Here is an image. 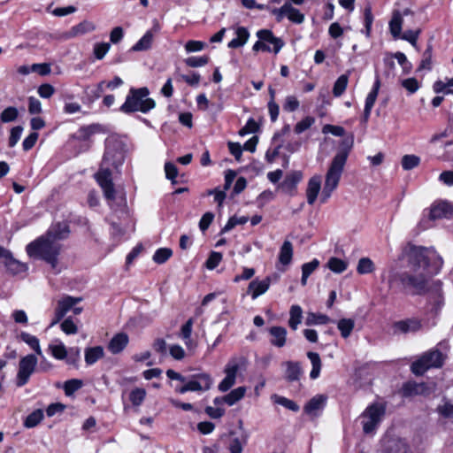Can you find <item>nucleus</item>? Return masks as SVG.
<instances>
[{
	"label": "nucleus",
	"mask_w": 453,
	"mask_h": 453,
	"mask_svg": "<svg viewBox=\"0 0 453 453\" xmlns=\"http://www.w3.org/2000/svg\"><path fill=\"white\" fill-rule=\"evenodd\" d=\"M81 301V297H73L70 296H65L58 300L54 311V318L50 324V326L51 327L57 325L65 317V315Z\"/></svg>",
	"instance_id": "nucleus-13"
},
{
	"label": "nucleus",
	"mask_w": 453,
	"mask_h": 453,
	"mask_svg": "<svg viewBox=\"0 0 453 453\" xmlns=\"http://www.w3.org/2000/svg\"><path fill=\"white\" fill-rule=\"evenodd\" d=\"M395 328L403 333L416 332L421 328V323L417 319L403 320L395 323Z\"/></svg>",
	"instance_id": "nucleus-28"
},
{
	"label": "nucleus",
	"mask_w": 453,
	"mask_h": 453,
	"mask_svg": "<svg viewBox=\"0 0 453 453\" xmlns=\"http://www.w3.org/2000/svg\"><path fill=\"white\" fill-rule=\"evenodd\" d=\"M319 265V260L315 258L312 261L305 263L302 265L301 283L303 286L306 285L308 277L318 268Z\"/></svg>",
	"instance_id": "nucleus-33"
},
{
	"label": "nucleus",
	"mask_w": 453,
	"mask_h": 453,
	"mask_svg": "<svg viewBox=\"0 0 453 453\" xmlns=\"http://www.w3.org/2000/svg\"><path fill=\"white\" fill-rule=\"evenodd\" d=\"M81 386L82 382L80 380H70L65 381L64 390L66 395H71L81 388Z\"/></svg>",
	"instance_id": "nucleus-56"
},
{
	"label": "nucleus",
	"mask_w": 453,
	"mask_h": 453,
	"mask_svg": "<svg viewBox=\"0 0 453 453\" xmlns=\"http://www.w3.org/2000/svg\"><path fill=\"white\" fill-rule=\"evenodd\" d=\"M246 388L244 387L233 389L230 393L224 395L225 403L229 406L234 405L244 396Z\"/></svg>",
	"instance_id": "nucleus-31"
},
{
	"label": "nucleus",
	"mask_w": 453,
	"mask_h": 453,
	"mask_svg": "<svg viewBox=\"0 0 453 453\" xmlns=\"http://www.w3.org/2000/svg\"><path fill=\"white\" fill-rule=\"evenodd\" d=\"M246 367V359L243 357H233L225 366V378L219 384V390L226 392L235 383L238 372Z\"/></svg>",
	"instance_id": "nucleus-7"
},
{
	"label": "nucleus",
	"mask_w": 453,
	"mask_h": 453,
	"mask_svg": "<svg viewBox=\"0 0 453 453\" xmlns=\"http://www.w3.org/2000/svg\"><path fill=\"white\" fill-rule=\"evenodd\" d=\"M43 418V412L42 410H35L30 413L24 421V426L27 428L36 426Z\"/></svg>",
	"instance_id": "nucleus-36"
},
{
	"label": "nucleus",
	"mask_w": 453,
	"mask_h": 453,
	"mask_svg": "<svg viewBox=\"0 0 453 453\" xmlns=\"http://www.w3.org/2000/svg\"><path fill=\"white\" fill-rule=\"evenodd\" d=\"M4 266L7 270L12 274L22 273L27 271V266L26 264H23L18 260H16L13 257H9V260L6 261Z\"/></svg>",
	"instance_id": "nucleus-34"
},
{
	"label": "nucleus",
	"mask_w": 453,
	"mask_h": 453,
	"mask_svg": "<svg viewBox=\"0 0 453 453\" xmlns=\"http://www.w3.org/2000/svg\"><path fill=\"white\" fill-rule=\"evenodd\" d=\"M443 364V356L438 349L426 352L419 359L411 365V371L416 375H422L432 367H441Z\"/></svg>",
	"instance_id": "nucleus-8"
},
{
	"label": "nucleus",
	"mask_w": 453,
	"mask_h": 453,
	"mask_svg": "<svg viewBox=\"0 0 453 453\" xmlns=\"http://www.w3.org/2000/svg\"><path fill=\"white\" fill-rule=\"evenodd\" d=\"M96 27L93 23L89 21H82L80 24L72 27L70 31L71 36H77L80 35H84L86 33L94 31Z\"/></svg>",
	"instance_id": "nucleus-35"
},
{
	"label": "nucleus",
	"mask_w": 453,
	"mask_h": 453,
	"mask_svg": "<svg viewBox=\"0 0 453 453\" xmlns=\"http://www.w3.org/2000/svg\"><path fill=\"white\" fill-rule=\"evenodd\" d=\"M37 92L41 97L50 98L55 93V88L52 85L45 83L38 88Z\"/></svg>",
	"instance_id": "nucleus-63"
},
{
	"label": "nucleus",
	"mask_w": 453,
	"mask_h": 453,
	"mask_svg": "<svg viewBox=\"0 0 453 453\" xmlns=\"http://www.w3.org/2000/svg\"><path fill=\"white\" fill-rule=\"evenodd\" d=\"M402 86L413 94L419 88L418 81L415 78H408L402 81Z\"/></svg>",
	"instance_id": "nucleus-61"
},
{
	"label": "nucleus",
	"mask_w": 453,
	"mask_h": 453,
	"mask_svg": "<svg viewBox=\"0 0 453 453\" xmlns=\"http://www.w3.org/2000/svg\"><path fill=\"white\" fill-rule=\"evenodd\" d=\"M349 150L344 149L336 153L326 173L325 184L321 192L320 202L326 203L337 188L345 164L349 156Z\"/></svg>",
	"instance_id": "nucleus-4"
},
{
	"label": "nucleus",
	"mask_w": 453,
	"mask_h": 453,
	"mask_svg": "<svg viewBox=\"0 0 453 453\" xmlns=\"http://www.w3.org/2000/svg\"><path fill=\"white\" fill-rule=\"evenodd\" d=\"M278 279V275L273 274L272 276H267L264 280L257 282V296L265 294L268 290L272 281H277Z\"/></svg>",
	"instance_id": "nucleus-47"
},
{
	"label": "nucleus",
	"mask_w": 453,
	"mask_h": 453,
	"mask_svg": "<svg viewBox=\"0 0 453 453\" xmlns=\"http://www.w3.org/2000/svg\"><path fill=\"white\" fill-rule=\"evenodd\" d=\"M23 342L28 344L38 355H42L39 340L27 333H22L20 335Z\"/></svg>",
	"instance_id": "nucleus-52"
},
{
	"label": "nucleus",
	"mask_w": 453,
	"mask_h": 453,
	"mask_svg": "<svg viewBox=\"0 0 453 453\" xmlns=\"http://www.w3.org/2000/svg\"><path fill=\"white\" fill-rule=\"evenodd\" d=\"M307 357L310 359L312 365L311 371L310 372V377L312 380H316L317 378H319L320 374V370L322 366L320 357L316 352H308Z\"/></svg>",
	"instance_id": "nucleus-27"
},
{
	"label": "nucleus",
	"mask_w": 453,
	"mask_h": 453,
	"mask_svg": "<svg viewBox=\"0 0 453 453\" xmlns=\"http://www.w3.org/2000/svg\"><path fill=\"white\" fill-rule=\"evenodd\" d=\"M104 355V350L101 346L87 348L85 349V362L88 365H94L100 358H102Z\"/></svg>",
	"instance_id": "nucleus-23"
},
{
	"label": "nucleus",
	"mask_w": 453,
	"mask_h": 453,
	"mask_svg": "<svg viewBox=\"0 0 453 453\" xmlns=\"http://www.w3.org/2000/svg\"><path fill=\"white\" fill-rule=\"evenodd\" d=\"M19 111L16 107L9 106L5 108L0 114V119L3 123L12 122L17 119Z\"/></svg>",
	"instance_id": "nucleus-48"
},
{
	"label": "nucleus",
	"mask_w": 453,
	"mask_h": 453,
	"mask_svg": "<svg viewBox=\"0 0 453 453\" xmlns=\"http://www.w3.org/2000/svg\"><path fill=\"white\" fill-rule=\"evenodd\" d=\"M271 335L270 342L277 348H282L287 342V330L282 326H272L269 329Z\"/></svg>",
	"instance_id": "nucleus-20"
},
{
	"label": "nucleus",
	"mask_w": 453,
	"mask_h": 453,
	"mask_svg": "<svg viewBox=\"0 0 453 453\" xmlns=\"http://www.w3.org/2000/svg\"><path fill=\"white\" fill-rule=\"evenodd\" d=\"M257 51L262 50L277 54L284 46L281 38L277 37L269 29H262L257 32Z\"/></svg>",
	"instance_id": "nucleus-9"
},
{
	"label": "nucleus",
	"mask_w": 453,
	"mask_h": 453,
	"mask_svg": "<svg viewBox=\"0 0 453 453\" xmlns=\"http://www.w3.org/2000/svg\"><path fill=\"white\" fill-rule=\"evenodd\" d=\"M111 45L108 42H96L93 47V54L97 60L103 59L109 52Z\"/></svg>",
	"instance_id": "nucleus-50"
},
{
	"label": "nucleus",
	"mask_w": 453,
	"mask_h": 453,
	"mask_svg": "<svg viewBox=\"0 0 453 453\" xmlns=\"http://www.w3.org/2000/svg\"><path fill=\"white\" fill-rule=\"evenodd\" d=\"M222 260V255L219 252H211L206 261V267L210 270L216 268Z\"/></svg>",
	"instance_id": "nucleus-59"
},
{
	"label": "nucleus",
	"mask_w": 453,
	"mask_h": 453,
	"mask_svg": "<svg viewBox=\"0 0 453 453\" xmlns=\"http://www.w3.org/2000/svg\"><path fill=\"white\" fill-rule=\"evenodd\" d=\"M22 132H23V127L20 126H17V127H14L12 128L10 138H9V146L11 148L14 147L18 143V142L20 139V136L22 134Z\"/></svg>",
	"instance_id": "nucleus-57"
},
{
	"label": "nucleus",
	"mask_w": 453,
	"mask_h": 453,
	"mask_svg": "<svg viewBox=\"0 0 453 453\" xmlns=\"http://www.w3.org/2000/svg\"><path fill=\"white\" fill-rule=\"evenodd\" d=\"M411 14L412 12L408 8L404 9L403 12L395 11L388 26L390 33L395 39L401 37L403 40L409 42L412 46L416 47L420 32L419 30H407L402 35V27L403 22V17Z\"/></svg>",
	"instance_id": "nucleus-6"
},
{
	"label": "nucleus",
	"mask_w": 453,
	"mask_h": 453,
	"mask_svg": "<svg viewBox=\"0 0 453 453\" xmlns=\"http://www.w3.org/2000/svg\"><path fill=\"white\" fill-rule=\"evenodd\" d=\"M146 396V390L141 388L133 389L130 393L129 399L133 405L140 406Z\"/></svg>",
	"instance_id": "nucleus-49"
},
{
	"label": "nucleus",
	"mask_w": 453,
	"mask_h": 453,
	"mask_svg": "<svg viewBox=\"0 0 453 453\" xmlns=\"http://www.w3.org/2000/svg\"><path fill=\"white\" fill-rule=\"evenodd\" d=\"M125 160V144L119 138L111 136L106 139L105 151L100 169L95 174L98 185L108 201H114L115 188L112 183V171L118 170Z\"/></svg>",
	"instance_id": "nucleus-2"
},
{
	"label": "nucleus",
	"mask_w": 453,
	"mask_h": 453,
	"mask_svg": "<svg viewBox=\"0 0 453 453\" xmlns=\"http://www.w3.org/2000/svg\"><path fill=\"white\" fill-rule=\"evenodd\" d=\"M48 232H54L56 241L59 242L60 240L65 239L69 233L68 226L65 223H58L52 226Z\"/></svg>",
	"instance_id": "nucleus-44"
},
{
	"label": "nucleus",
	"mask_w": 453,
	"mask_h": 453,
	"mask_svg": "<svg viewBox=\"0 0 453 453\" xmlns=\"http://www.w3.org/2000/svg\"><path fill=\"white\" fill-rule=\"evenodd\" d=\"M453 213V208L448 202L441 201L431 205L428 212V219L435 220L449 218Z\"/></svg>",
	"instance_id": "nucleus-15"
},
{
	"label": "nucleus",
	"mask_w": 453,
	"mask_h": 453,
	"mask_svg": "<svg viewBox=\"0 0 453 453\" xmlns=\"http://www.w3.org/2000/svg\"><path fill=\"white\" fill-rule=\"evenodd\" d=\"M321 189V177L319 175L312 176L307 184L306 198L307 203L312 205L318 198Z\"/></svg>",
	"instance_id": "nucleus-16"
},
{
	"label": "nucleus",
	"mask_w": 453,
	"mask_h": 453,
	"mask_svg": "<svg viewBox=\"0 0 453 453\" xmlns=\"http://www.w3.org/2000/svg\"><path fill=\"white\" fill-rule=\"evenodd\" d=\"M209 61V58L203 57H189L185 59V63L189 67H200L205 65Z\"/></svg>",
	"instance_id": "nucleus-54"
},
{
	"label": "nucleus",
	"mask_w": 453,
	"mask_h": 453,
	"mask_svg": "<svg viewBox=\"0 0 453 453\" xmlns=\"http://www.w3.org/2000/svg\"><path fill=\"white\" fill-rule=\"evenodd\" d=\"M154 34L151 30L147 31L143 36L131 48L133 51H143L151 48Z\"/></svg>",
	"instance_id": "nucleus-25"
},
{
	"label": "nucleus",
	"mask_w": 453,
	"mask_h": 453,
	"mask_svg": "<svg viewBox=\"0 0 453 453\" xmlns=\"http://www.w3.org/2000/svg\"><path fill=\"white\" fill-rule=\"evenodd\" d=\"M355 326V321L352 319H342L337 322V328L343 338H348Z\"/></svg>",
	"instance_id": "nucleus-30"
},
{
	"label": "nucleus",
	"mask_w": 453,
	"mask_h": 453,
	"mask_svg": "<svg viewBox=\"0 0 453 453\" xmlns=\"http://www.w3.org/2000/svg\"><path fill=\"white\" fill-rule=\"evenodd\" d=\"M272 400L273 401L274 403L280 404L290 411H299V406L294 401H292L288 398H286L284 396L273 395L272 396Z\"/></svg>",
	"instance_id": "nucleus-40"
},
{
	"label": "nucleus",
	"mask_w": 453,
	"mask_h": 453,
	"mask_svg": "<svg viewBox=\"0 0 453 453\" xmlns=\"http://www.w3.org/2000/svg\"><path fill=\"white\" fill-rule=\"evenodd\" d=\"M51 355L58 360H63L67 357V350L64 343L59 342L58 344L50 345Z\"/></svg>",
	"instance_id": "nucleus-51"
},
{
	"label": "nucleus",
	"mask_w": 453,
	"mask_h": 453,
	"mask_svg": "<svg viewBox=\"0 0 453 453\" xmlns=\"http://www.w3.org/2000/svg\"><path fill=\"white\" fill-rule=\"evenodd\" d=\"M193 328V319H189L182 326L180 333V337L184 341L188 348H193V342L191 340V334Z\"/></svg>",
	"instance_id": "nucleus-29"
},
{
	"label": "nucleus",
	"mask_w": 453,
	"mask_h": 453,
	"mask_svg": "<svg viewBox=\"0 0 453 453\" xmlns=\"http://www.w3.org/2000/svg\"><path fill=\"white\" fill-rule=\"evenodd\" d=\"M408 271L396 277L403 288H411L416 294L429 290L431 280L442 267L443 260L434 249L411 245L405 250Z\"/></svg>",
	"instance_id": "nucleus-1"
},
{
	"label": "nucleus",
	"mask_w": 453,
	"mask_h": 453,
	"mask_svg": "<svg viewBox=\"0 0 453 453\" xmlns=\"http://www.w3.org/2000/svg\"><path fill=\"white\" fill-rule=\"evenodd\" d=\"M432 391V388H429L425 383H415V382H408L403 387V395L404 396H411L417 395H429Z\"/></svg>",
	"instance_id": "nucleus-18"
},
{
	"label": "nucleus",
	"mask_w": 453,
	"mask_h": 453,
	"mask_svg": "<svg viewBox=\"0 0 453 453\" xmlns=\"http://www.w3.org/2000/svg\"><path fill=\"white\" fill-rule=\"evenodd\" d=\"M38 359L33 354L27 355L19 360L15 382L17 387H23L28 382L31 375L35 371Z\"/></svg>",
	"instance_id": "nucleus-11"
},
{
	"label": "nucleus",
	"mask_w": 453,
	"mask_h": 453,
	"mask_svg": "<svg viewBox=\"0 0 453 453\" xmlns=\"http://www.w3.org/2000/svg\"><path fill=\"white\" fill-rule=\"evenodd\" d=\"M205 43L201 41H188L185 44V50L187 52H196L201 51L204 49Z\"/></svg>",
	"instance_id": "nucleus-62"
},
{
	"label": "nucleus",
	"mask_w": 453,
	"mask_h": 453,
	"mask_svg": "<svg viewBox=\"0 0 453 453\" xmlns=\"http://www.w3.org/2000/svg\"><path fill=\"white\" fill-rule=\"evenodd\" d=\"M212 385V379L208 373H198L192 376V379L177 389L180 394L188 391H207Z\"/></svg>",
	"instance_id": "nucleus-12"
},
{
	"label": "nucleus",
	"mask_w": 453,
	"mask_h": 453,
	"mask_svg": "<svg viewBox=\"0 0 453 453\" xmlns=\"http://www.w3.org/2000/svg\"><path fill=\"white\" fill-rule=\"evenodd\" d=\"M380 87V81L379 79H377L372 86V90L366 96L365 108L372 109L379 94Z\"/></svg>",
	"instance_id": "nucleus-38"
},
{
	"label": "nucleus",
	"mask_w": 453,
	"mask_h": 453,
	"mask_svg": "<svg viewBox=\"0 0 453 453\" xmlns=\"http://www.w3.org/2000/svg\"><path fill=\"white\" fill-rule=\"evenodd\" d=\"M437 411L444 418H453V404L445 403L442 405H439Z\"/></svg>",
	"instance_id": "nucleus-64"
},
{
	"label": "nucleus",
	"mask_w": 453,
	"mask_h": 453,
	"mask_svg": "<svg viewBox=\"0 0 453 453\" xmlns=\"http://www.w3.org/2000/svg\"><path fill=\"white\" fill-rule=\"evenodd\" d=\"M250 38V33L247 28L238 27L235 28V37L228 42V47L236 49L243 46Z\"/></svg>",
	"instance_id": "nucleus-22"
},
{
	"label": "nucleus",
	"mask_w": 453,
	"mask_h": 453,
	"mask_svg": "<svg viewBox=\"0 0 453 453\" xmlns=\"http://www.w3.org/2000/svg\"><path fill=\"white\" fill-rule=\"evenodd\" d=\"M433 90L436 94L453 95V77L445 81H436L433 85Z\"/></svg>",
	"instance_id": "nucleus-24"
},
{
	"label": "nucleus",
	"mask_w": 453,
	"mask_h": 453,
	"mask_svg": "<svg viewBox=\"0 0 453 453\" xmlns=\"http://www.w3.org/2000/svg\"><path fill=\"white\" fill-rule=\"evenodd\" d=\"M420 163V157L416 155H404L402 157V167L405 171L412 170L417 167Z\"/></svg>",
	"instance_id": "nucleus-46"
},
{
	"label": "nucleus",
	"mask_w": 453,
	"mask_h": 453,
	"mask_svg": "<svg viewBox=\"0 0 453 453\" xmlns=\"http://www.w3.org/2000/svg\"><path fill=\"white\" fill-rule=\"evenodd\" d=\"M286 377L288 380L294 381L299 379L301 368L298 363L287 362Z\"/></svg>",
	"instance_id": "nucleus-37"
},
{
	"label": "nucleus",
	"mask_w": 453,
	"mask_h": 453,
	"mask_svg": "<svg viewBox=\"0 0 453 453\" xmlns=\"http://www.w3.org/2000/svg\"><path fill=\"white\" fill-rule=\"evenodd\" d=\"M293 254L294 249L292 242L287 240L284 241L279 251V263L284 267L288 266L292 262Z\"/></svg>",
	"instance_id": "nucleus-21"
},
{
	"label": "nucleus",
	"mask_w": 453,
	"mask_h": 453,
	"mask_svg": "<svg viewBox=\"0 0 453 453\" xmlns=\"http://www.w3.org/2000/svg\"><path fill=\"white\" fill-rule=\"evenodd\" d=\"M432 67V50L431 48H427L424 54L423 58L421 60L418 70H430Z\"/></svg>",
	"instance_id": "nucleus-58"
},
{
	"label": "nucleus",
	"mask_w": 453,
	"mask_h": 453,
	"mask_svg": "<svg viewBox=\"0 0 453 453\" xmlns=\"http://www.w3.org/2000/svg\"><path fill=\"white\" fill-rule=\"evenodd\" d=\"M387 453H411L406 443L401 440L392 441L387 447Z\"/></svg>",
	"instance_id": "nucleus-45"
},
{
	"label": "nucleus",
	"mask_w": 453,
	"mask_h": 453,
	"mask_svg": "<svg viewBox=\"0 0 453 453\" xmlns=\"http://www.w3.org/2000/svg\"><path fill=\"white\" fill-rule=\"evenodd\" d=\"M302 178L303 174L301 172H292L286 176L280 188L284 193L293 195L297 183L302 180Z\"/></svg>",
	"instance_id": "nucleus-17"
},
{
	"label": "nucleus",
	"mask_w": 453,
	"mask_h": 453,
	"mask_svg": "<svg viewBox=\"0 0 453 453\" xmlns=\"http://www.w3.org/2000/svg\"><path fill=\"white\" fill-rule=\"evenodd\" d=\"M331 321L330 318L325 314L308 312L305 319L307 326L325 325Z\"/></svg>",
	"instance_id": "nucleus-32"
},
{
	"label": "nucleus",
	"mask_w": 453,
	"mask_h": 453,
	"mask_svg": "<svg viewBox=\"0 0 453 453\" xmlns=\"http://www.w3.org/2000/svg\"><path fill=\"white\" fill-rule=\"evenodd\" d=\"M347 266V262L338 257H331L327 262V267L335 273H342Z\"/></svg>",
	"instance_id": "nucleus-41"
},
{
	"label": "nucleus",
	"mask_w": 453,
	"mask_h": 453,
	"mask_svg": "<svg viewBox=\"0 0 453 453\" xmlns=\"http://www.w3.org/2000/svg\"><path fill=\"white\" fill-rule=\"evenodd\" d=\"M349 78L347 74L341 75L334 82L333 94L334 96H341L348 86Z\"/></svg>",
	"instance_id": "nucleus-42"
},
{
	"label": "nucleus",
	"mask_w": 453,
	"mask_h": 453,
	"mask_svg": "<svg viewBox=\"0 0 453 453\" xmlns=\"http://www.w3.org/2000/svg\"><path fill=\"white\" fill-rule=\"evenodd\" d=\"M303 319V309L300 305L294 304L289 310V320L288 326L293 329L296 330L297 326L301 324Z\"/></svg>",
	"instance_id": "nucleus-26"
},
{
	"label": "nucleus",
	"mask_w": 453,
	"mask_h": 453,
	"mask_svg": "<svg viewBox=\"0 0 453 453\" xmlns=\"http://www.w3.org/2000/svg\"><path fill=\"white\" fill-rule=\"evenodd\" d=\"M385 414V407L375 403L367 407L362 414L363 430L365 434H372Z\"/></svg>",
	"instance_id": "nucleus-10"
},
{
	"label": "nucleus",
	"mask_w": 453,
	"mask_h": 453,
	"mask_svg": "<svg viewBox=\"0 0 453 453\" xmlns=\"http://www.w3.org/2000/svg\"><path fill=\"white\" fill-rule=\"evenodd\" d=\"M326 398L323 395H317L311 398L305 405L304 411L307 413H313L314 411L322 408Z\"/></svg>",
	"instance_id": "nucleus-43"
},
{
	"label": "nucleus",
	"mask_w": 453,
	"mask_h": 453,
	"mask_svg": "<svg viewBox=\"0 0 453 453\" xmlns=\"http://www.w3.org/2000/svg\"><path fill=\"white\" fill-rule=\"evenodd\" d=\"M315 122V119L313 117H306L301 121H299L295 127V132L296 134H302L308 128H310Z\"/></svg>",
	"instance_id": "nucleus-55"
},
{
	"label": "nucleus",
	"mask_w": 453,
	"mask_h": 453,
	"mask_svg": "<svg viewBox=\"0 0 453 453\" xmlns=\"http://www.w3.org/2000/svg\"><path fill=\"white\" fill-rule=\"evenodd\" d=\"M61 329L66 334H75L78 332L77 326L71 319H66L61 323Z\"/></svg>",
	"instance_id": "nucleus-60"
},
{
	"label": "nucleus",
	"mask_w": 453,
	"mask_h": 453,
	"mask_svg": "<svg viewBox=\"0 0 453 453\" xmlns=\"http://www.w3.org/2000/svg\"><path fill=\"white\" fill-rule=\"evenodd\" d=\"M54 232H47L35 241L30 242L27 248V253L30 257L40 258L48 263L56 273H58V255L61 251L60 242L56 241Z\"/></svg>",
	"instance_id": "nucleus-3"
},
{
	"label": "nucleus",
	"mask_w": 453,
	"mask_h": 453,
	"mask_svg": "<svg viewBox=\"0 0 453 453\" xmlns=\"http://www.w3.org/2000/svg\"><path fill=\"white\" fill-rule=\"evenodd\" d=\"M173 255V251L168 248L158 249L153 255V260L157 264H163Z\"/></svg>",
	"instance_id": "nucleus-53"
},
{
	"label": "nucleus",
	"mask_w": 453,
	"mask_h": 453,
	"mask_svg": "<svg viewBox=\"0 0 453 453\" xmlns=\"http://www.w3.org/2000/svg\"><path fill=\"white\" fill-rule=\"evenodd\" d=\"M373 262L369 257H362L359 259L357 271L359 274H367L374 271Z\"/></svg>",
	"instance_id": "nucleus-39"
},
{
	"label": "nucleus",
	"mask_w": 453,
	"mask_h": 453,
	"mask_svg": "<svg viewBox=\"0 0 453 453\" xmlns=\"http://www.w3.org/2000/svg\"><path fill=\"white\" fill-rule=\"evenodd\" d=\"M147 88H131L127 96L125 103L121 105L120 111L124 113L141 111L146 113L154 109L156 103L149 97Z\"/></svg>",
	"instance_id": "nucleus-5"
},
{
	"label": "nucleus",
	"mask_w": 453,
	"mask_h": 453,
	"mask_svg": "<svg viewBox=\"0 0 453 453\" xmlns=\"http://www.w3.org/2000/svg\"><path fill=\"white\" fill-rule=\"evenodd\" d=\"M272 13L276 16L278 21L281 20L284 17L296 24H301L304 20L303 14L299 10L294 8L289 3H286L279 9H273Z\"/></svg>",
	"instance_id": "nucleus-14"
},
{
	"label": "nucleus",
	"mask_w": 453,
	"mask_h": 453,
	"mask_svg": "<svg viewBox=\"0 0 453 453\" xmlns=\"http://www.w3.org/2000/svg\"><path fill=\"white\" fill-rule=\"evenodd\" d=\"M129 342L128 335L125 333L115 334L108 343V349L112 354H119L124 350Z\"/></svg>",
	"instance_id": "nucleus-19"
}]
</instances>
